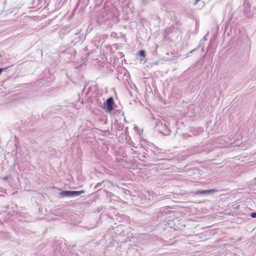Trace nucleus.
<instances>
[{
  "label": "nucleus",
  "instance_id": "obj_1",
  "mask_svg": "<svg viewBox=\"0 0 256 256\" xmlns=\"http://www.w3.org/2000/svg\"><path fill=\"white\" fill-rule=\"evenodd\" d=\"M84 192V190L80 191H71V190H64L60 192L59 195L60 197H70L74 198L80 196Z\"/></svg>",
  "mask_w": 256,
  "mask_h": 256
},
{
  "label": "nucleus",
  "instance_id": "obj_2",
  "mask_svg": "<svg viewBox=\"0 0 256 256\" xmlns=\"http://www.w3.org/2000/svg\"><path fill=\"white\" fill-rule=\"evenodd\" d=\"M114 104L112 98L110 97L108 98L106 102L104 104V109L106 110V112L110 113L113 110Z\"/></svg>",
  "mask_w": 256,
  "mask_h": 256
},
{
  "label": "nucleus",
  "instance_id": "obj_3",
  "mask_svg": "<svg viewBox=\"0 0 256 256\" xmlns=\"http://www.w3.org/2000/svg\"><path fill=\"white\" fill-rule=\"evenodd\" d=\"M216 190H199L196 191L194 194H208L214 192H215Z\"/></svg>",
  "mask_w": 256,
  "mask_h": 256
},
{
  "label": "nucleus",
  "instance_id": "obj_4",
  "mask_svg": "<svg viewBox=\"0 0 256 256\" xmlns=\"http://www.w3.org/2000/svg\"><path fill=\"white\" fill-rule=\"evenodd\" d=\"M139 54H140V56H142L143 58L146 57L145 51H144V50H140L139 52Z\"/></svg>",
  "mask_w": 256,
  "mask_h": 256
},
{
  "label": "nucleus",
  "instance_id": "obj_5",
  "mask_svg": "<svg viewBox=\"0 0 256 256\" xmlns=\"http://www.w3.org/2000/svg\"><path fill=\"white\" fill-rule=\"evenodd\" d=\"M250 216L252 218H256V212H253L250 214Z\"/></svg>",
  "mask_w": 256,
  "mask_h": 256
},
{
  "label": "nucleus",
  "instance_id": "obj_6",
  "mask_svg": "<svg viewBox=\"0 0 256 256\" xmlns=\"http://www.w3.org/2000/svg\"><path fill=\"white\" fill-rule=\"evenodd\" d=\"M103 184H104V182L98 184L96 185V188H98L99 187H100Z\"/></svg>",
  "mask_w": 256,
  "mask_h": 256
},
{
  "label": "nucleus",
  "instance_id": "obj_7",
  "mask_svg": "<svg viewBox=\"0 0 256 256\" xmlns=\"http://www.w3.org/2000/svg\"><path fill=\"white\" fill-rule=\"evenodd\" d=\"M0 178L2 180H6L8 179V177L7 176H1Z\"/></svg>",
  "mask_w": 256,
  "mask_h": 256
},
{
  "label": "nucleus",
  "instance_id": "obj_8",
  "mask_svg": "<svg viewBox=\"0 0 256 256\" xmlns=\"http://www.w3.org/2000/svg\"><path fill=\"white\" fill-rule=\"evenodd\" d=\"M6 68H0V74H1V73L2 72V71L4 70H6Z\"/></svg>",
  "mask_w": 256,
  "mask_h": 256
},
{
  "label": "nucleus",
  "instance_id": "obj_9",
  "mask_svg": "<svg viewBox=\"0 0 256 256\" xmlns=\"http://www.w3.org/2000/svg\"><path fill=\"white\" fill-rule=\"evenodd\" d=\"M170 134V131L168 130V132H167V134Z\"/></svg>",
  "mask_w": 256,
  "mask_h": 256
},
{
  "label": "nucleus",
  "instance_id": "obj_10",
  "mask_svg": "<svg viewBox=\"0 0 256 256\" xmlns=\"http://www.w3.org/2000/svg\"><path fill=\"white\" fill-rule=\"evenodd\" d=\"M194 50H192L190 51V53H192V52H194Z\"/></svg>",
  "mask_w": 256,
  "mask_h": 256
},
{
  "label": "nucleus",
  "instance_id": "obj_11",
  "mask_svg": "<svg viewBox=\"0 0 256 256\" xmlns=\"http://www.w3.org/2000/svg\"><path fill=\"white\" fill-rule=\"evenodd\" d=\"M255 180H256V178H255Z\"/></svg>",
  "mask_w": 256,
  "mask_h": 256
}]
</instances>
